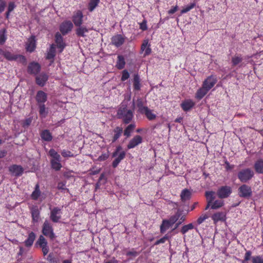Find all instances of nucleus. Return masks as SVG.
Segmentation results:
<instances>
[{
  "label": "nucleus",
  "instance_id": "nucleus-1",
  "mask_svg": "<svg viewBox=\"0 0 263 263\" xmlns=\"http://www.w3.org/2000/svg\"><path fill=\"white\" fill-rule=\"evenodd\" d=\"M117 116L119 119L122 120L124 123L128 124L133 119V112L127 109L126 105H122L118 110Z\"/></svg>",
  "mask_w": 263,
  "mask_h": 263
},
{
  "label": "nucleus",
  "instance_id": "nucleus-2",
  "mask_svg": "<svg viewBox=\"0 0 263 263\" xmlns=\"http://www.w3.org/2000/svg\"><path fill=\"white\" fill-rule=\"evenodd\" d=\"M42 233L45 236L49 237L51 239H53L55 238L52 227L47 220H46L43 223Z\"/></svg>",
  "mask_w": 263,
  "mask_h": 263
},
{
  "label": "nucleus",
  "instance_id": "nucleus-3",
  "mask_svg": "<svg viewBox=\"0 0 263 263\" xmlns=\"http://www.w3.org/2000/svg\"><path fill=\"white\" fill-rule=\"evenodd\" d=\"M253 171L250 168H246L240 171L238 174V177L242 182H247L251 179L254 176Z\"/></svg>",
  "mask_w": 263,
  "mask_h": 263
},
{
  "label": "nucleus",
  "instance_id": "nucleus-4",
  "mask_svg": "<svg viewBox=\"0 0 263 263\" xmlns=\"http://www.w3.org/2000/svg\"><path fill=\"white\" fill-rule=\"evenodd\" d=\"M50 218L53 222H58L61 218V209L59 207H54L53 209L50 208Z\"/></svg>",
  "mask_w": 263,
  "mask_h": 263
},
{
  "label": "nucleus",
  "instance_id": "nucleus-5",
  "mask_svg": "<svg viewBox=\"0 0 263 263\" xmlns=\"http://www.w3.org/2000/svg\"><path fill=\"white\" fill-rule=\"evenodd\" d=\"M230 194V187L227 185L220 187L216 193V195L220 199L227 198Z\"/></svg>",
  "mask_w": 263,
  "mask_h": 263
},
{
  "label": "nucleus",
  "instance_id": "nucleus-6",
  "mask_svg": "<svg viewBox=\"0 0 263 263\" xmlns=\"http://www.w3.org/2000/svg\"><path fill=\"white\" fill-rule=\"evenodd\" d=\"M73 27V24L71 21H66L61 24L60 30L63 35H66L72 30Z\"/></svg>",
  "mask_w": 263,
  "mask_h": 263
},
{
  "label": "nucleus",
  "instance_id": "nucleus-7",
  "mask_svg": "<svg viewBox=\"0 0 263 263\" xmlns=\"http://www.w3.org/2000/svg\"><path fill=\"white\" fill-rule=\"evenodd\" d=\"M238 191L239 196L242 197L248 198L252 195L251 187L246 184L241 185L239 188Z\"/></svg>",
  "mask_w": 263,
  "mask_h": 263
},
{
  "label": "nucleus",
  "instance_id": "nucleus-8",
  "mask_svg": "<svg viewBox=\"0 0 263 263\" xmlns=\"http://www.w3.org/2000/svg\"><path fill=\"white\" fill-rule=\"evenodd\" d=\"M83 14L81 10L75 11L72 16V21L76 26H81L83 23Z\"/></svg>",
  "mask_w": 263,
  "mask_h": 263
},
{
  "label": "nucleus",
  "instance_id": "nucleus-9",
  "mask_svg": "<svg viewBox=\"0 0 263 263\" xmlns=\"http://www.w3.org/2000/svg\"><path fill=\"white\" fill-rule=\"evenodd\" d=\"M206 198L207 205L205 210H208L211 208L212 209V202L216 198V193L214 191H207L205 193Z\"/></svg>",
  "mask_w": 263,
  "mask_h": 263
},
{
  "label": "nucleus",
  "instance_id": "nucleus-10",
  "mask_svg": "<svg viewBox=\"0 0 263 263\" xmlns=\"http://www.w3.org/2000/svg\"><path fill=\"white\" fill-rule=\"evenodd\" d=\"M142 142V138L139 135L135 136L130 140L127 147L128 149H131L135 147Z\"/></svg>",
  "mask_w": 263,
  "mask_h": 263
},
{
  "label": "nucleus",
  "instance_id": "nucleus-11",
  "mask_svg": "<svg viewBox=\"0 0 263 263\" xmlns=\"http://www.w3.org/2000/svg\"><path fill=\"white\" fill-rule=\"evenodd\" d=\"M48 79V75L45 73L42 72L36 77V83L39 86H44Z\"/></svg>",
  "mask_w": 263,
  "mask_h": 263
},
{
  "label": "nucleus",
  "instance_id": "nucleus-12",
  "mask_svg": "<svg viewBox=\"0 0 263 263\" xmlns=\"http://www.w3.org/2000/svg\"><path fill=\"white\" fill-rule=\"evenodd\" d=\"M125 42V38L121 34H117L112 37L111 43L115 46L119 47Z\"/></svg>",
  "mask_w": 263,
  "mask_h": 263
},
{
  "label": "nucleus",
  "instance_id": "nucleus-13",
  "mask_svg": "<svg viewBox=\"0 0 263 263\" xmlns=\"http://www.w3.org/2000/svg\"><path fill=\"white\" fill-rule=\"evenodd\" d=\"M216 82V78L210 76L204 81L203 85L205 87V88L210 90L214 86Z\"/></svg>",
  "mask_w": 263,
  "mask_h": 263
},
{
  "label": "nucleus",
  "instance_id": "nucleus-14",
  "mask_svg": "<svg viewBox=\"0 0 263 263\" xmlns=\"http://www.w3.org/2000/svg\"><path fill=\"white\" fill-rule=\"evenodd\" d=\"M40 70L41 66L37 63H31L28 67V71L31 74H37Z\"/></svg>",
  "mask_w": 263,
  "mask_h": 263
},
{
  "label": "nucleus",
  "instance_id": "nucleus-15",
  "mask_svg": "<svg viewBox=\"0 0 263 263\" xmlns=\"http://www.w3.org/2000/svg\"><path fill=\"white\" fill-rule=\"evenodd\" d=\"M35 100L37 104H44L47 100V94L42 90L38 91L35 97Z\"/></svg>",
  "mask_w": 263,
  "mask_h": 263
},
{
  "label": "nucleus",
  "instance_id": "nucleus-16",
  "mask_svg": "<svg viewBox=\"0 0 263 263\" xmlns=\"http://www.w3.org/2000/svg\"><path fill=\"white\" fill-rule=\"evenodd\" d=\"M55 38L57 47L60 49V51L62 52L65 47V44L63 42V37L61 34L58 32L55 34Z\"/></svg>",
  "mask_w": 263,
  "mask_h": 263
},
{
  "label": "nucleus",
  "instance_id": "nucleus-17",
  "mask_svg": "<svg viewBox=\"0 0 263 263\" xmlns=\"http://www.w3.org/2000/svg\"><path fill=\"white\" fill-rule=\"evenodd\" d=\"M9 171L16 176H21L23 172V168L22 166L17 165H13L9 167Z\"/></svg>",
  "mask_w": 263,
  "mask_h": 263
},
{
  "label": "nucleus",
  "instance_id": "nucleus-18",
  "mask_svg": "<svg viewBox=\"0 0 263 263\" xmlns=\"http://www.w3.org/2000/svg\"><path fill=\"white\" fill-rule=\"evenodd\" d=\"M76 29V34L78 37H85L86 33L88 32L89 29L85 26H78Z\"/></svg>",
  "mask_w": 263,
  "mask_h": 263
},
{
  "label": "nucleus",
  "instance_id": "nucleus-19",
  "mask_svg": "<svg viewBox=\"0 0 263 263\" xmlns=\"http://www.w3.org/2000/svg\"><path fill=\"white\" fill-rule=\"evenodd\" d=\"M4 56L6 59L10 61L16 60L18 58H19L20 60H23L24 61H26V59L24 56L14 55L9 51L5 52L4 53Z\"/></svg>",
  "mask_w": 263,
  "mask_h": 263
},
{
  "label": "nucleus",
  "instance_id": "nucleus-20",
  "mask_svg": "<svg viewBox=\"0 0 263 263\" xmlns=\"http://www.w3.org/2000/svg\"><path fill=\"white\" fill-rule=\"evenodd\" d=\"M48 154L52 158L50 160L51 163H53L54 162H58L61 161L60 155L54 149H50Z\"/></svg>",
  "mask_w": 263,
  "mask_h": 263
},
{
  "label": "nucleus",
  "instance_id": "nucleus-21",
  "mask_svg": "<svg viewBox=\"0 0 263 263\" xmlns=\"http://www.w3.org/2000/svg\"><path fill=\"white\" fill-rule=\"evenodd\" d=\"M35 48V41L34 36H31L26 43V49L28 51L32 52Z\"/></svg>",
  "mask_w": 263,
  "mask_h": 263
},
{
  "label": "nucleus",
  "instance_id": "nucleus-22",
  "mask_svg": "<svg viewBox=\"0 0 263 263\" xmlns=\"http://www.w3.org/2000/svg\"><path fill=\"white\" fill-rule=\"evenodd\" d=\"M254 167L256 173L263 174V159H258L255 162Z\"/></svg>",
  "mask_w": 263,
  "mask_h": 263
},
{
  "label": "nucleus",
  "instance_id": "nucleus-23",
  "mask_svg": "<svg viewBox=\"0 0 263 263\" xmlns=\"http://www.w3.org/2000/svg\"><path fill=\"white\" fill-rule=\"evenodd\" d=\"M31 216L34 222H37L40 216V211L37 206H33L31 209Z\"/></svg>",
  "mask_w": 263,
  "mask_h": 263
},
{
  "label": "nucleus",
  "instance_id": "nucleus-24",
  "mask_svg": "<svg viewBox=\"0 0 263 263\" xmlns=\"http://www.w3.org/2000/svg\"><path fill=\"white\" fill-rule=\"evenodd\" d=\"M114 135L112 139V143L116 141L123 133V128L120 126H117L113 130Z\"/></svg>",
  "mask_w": 263,
  "mask_h": 263
},
{
  "label": "nucleus",
  "instance_id": "nucleus-25",
  "mask_svg": "<svg viewBox=\"0 0 263 263\" xmlns=\"http://www.w3.org/2000/svg\"><path fill=\"white\" fill-rule=\"evenodd\" d=\"M209 91V90L205 88V87L202 84V87L197 90L196 93V98L198 100H201Z\"/></svg>",
  "mask_w": 263,
  "mask_h": 263
},
{
  "label": "nucleus",
  "instance_id": "nucleus-26",
  "mask_svg": "<svg viewBox=\"0 0 263 263\" xmlns=\"http://www.w3.org/2000/svg\"><path fill=\"white\" fill-rule=\"evenodd\" d=\"M195 105V103L191 100H186L181 104V107L185 111L190 110Z\"/></svg>",
  "mask_w": 263,
  "mask_h": 263
},
{
  "label": "nucleus",
  "instance_id": "nucleus-27",
  "mask_svg": "<svg viewBox=\"0 0 263 263\" xmlns=\"http://www.w3.org/2000/svg\"><path fill=\"white\" fill-rule=\"evenodd\" d=\"M35 238V235L34 233L31 232L29 233L28 238L25 241V245L27 247H31Z\"/></svg>",
  "mask_w": 263,
  "mask_h": 263
},
{
  "label": "nucleus",
  "instance_id": "nucleus-28",
  "mask_svg": "<svg viewBox=\"0 0 263 263\" xmlns=\"http://www.w3.org/2000/svg\"><path fill=\"white\" fill-rule=\"evenodd\" d=\"M125 152L124 151L120 153L119 156L112 162V165L114 168H116L118 165L121 161L125 158Z\"/></svg>",
  "mask_w": 263,
  "mask_h": 263
},
{
  "label": "nucleus",
  "instance_id": "nucleus-29",
  "mask_svg": "<svg viewBox=\"0 0 263 263\" xmlns=\"http://www.w3.org/2000/svg\"><path fill=\"white\" fill-rule=\"evenodd\" d=\"M133 85L134 89L139 90L141 87L140 79L138 74H135L133 80Z\"/></svg>",
  "mask_w": 263,
  "mask_h": 263
},
{
  "label": "nucleus",
  "instance_id": "nucleus-30",
  "mask_svg": "<svg viewBox=\"0 0 263 263\" xmlns=\"http://www.w3.org/2000/svg\"><path fill=\"white\" fill-rule=\"evenodd\" d=\"M41 136L42 139L46 141H50L52 139L51 133L48 130H43L41 134Z\"/></svg>",
  "mask_w": 263,
  "mask_h": 263
},
{
  "label": "nucleus",
  "instance_id": "nucleus-31",
  "mask_svg": "<svg viewBox=\"0 0 263 263\" xmlns=\"http://www.w3.org/2000/svg\"><path fill=\"white\" fill-rule=\"evenodd\" d=\"M148 42L147 40H144L141 45V49L142 51H145L144 56L150 54L151 49L149 47H147Z\"/></svg>",
  "mask_w": 263,
  "mask_h": 263
},
{
  "label": "nucleus",
  "instance_id": "nucleus-32",
  "mask_svg": "<svg viewBox=\"0 0 263 263\" xmlns=\"http://www.w3.org/2000/svg\"><path fill=\"white\" fill-rule=\"evenodd\" d=\"M136 126L135 124H130L128 125L126 128L124 130V135L126 137V138H128L130 136L132 132L135 129Z\"/></svg>",
  "mask_w": 263,
  "mask_h": 263
},
{
  "label": "nucleus",
  "instance_id": "nucleus-33",
  "mask_svg": "<svg viewBox=\"0 0 263 263\" xmlns=\"http://www.w3.org/2000/svg\"><path fill=\"white\" fill-rule=\"evenodd\" d=\"M172 225L167 221V220H163L160 226V232L164 233L167 229H168Z\"/></svg>",
  "mask_w": 263,
  "mask_h": 263
},
{
  "label": "nucleus",
  "instance_id": "nucleus-34",
  "mask_svg": "<svg viewBox=\"0 0 263 263\" xmlns=\"http://www.w3.org/2000/svg\"><path fill=\"white\" fill-rule=\"evenodd\" d=\"M41 195V191L40 190V186L37 183L35 185L34 191L31 194V198L33 200H37Z\"/></svg>",
  "mask_w": 263,
  "mask_h": 263
},
{
  "label": "nucleus",
  "instance_id": "nucleus-35",
  "mask_svg": "<svg viewBox=\"0 0 263 263\" xmlns=\"http://www.w3.org/2000/svg\"><path fill=\"white\" fill-rule=\"evenodd\" d=\"M137 106L138 108V111L143 114L145 110L148 108L147 107L144 106L142 100L140 99L137 100Z\"/></svg>",
  "mask_w": 263,
  "mask_h": 263
},
{
  "label": "nucleus",
  "instance_id": "nucleus-36",
  "mask_svg": "<svg viewBox=\"0 0 263 263\" xmlns=\"http://www.w3.org/2000/svg\"><path fill=\"white\" fill-rule=\"evenodd\" d=\"M191 193L187 189H184L180 195L181 199L182 201H184L190 199L191 198Z\"/></svg>",
  "mask_w": 263,
  "mask_h": 263
},
{
  "label": "nucleus",
  "instance_id": "nucleus-37",
  "mask_svg": "<svg viewBox=\"0 0 263 263\" xmlns=\"http://www.w3.org/2000/svg\"><path fill=\"white\" fill-rule=\"evenodd\" d=\"M125 65L124 58L122 55H118L116 67L119 69H123Z\"/></svg>",
  "mask_w": 263,
  "mask_h": 263
},
{
  "label": "nucleus",
  "instance_id": "nucleus-38",
  "mask_svg": "<svg viewBox=\"0 0 263 263\" xmlns=\"http://www.w3.org/2000/svg\"><path fill=\"white\" fill-rule=\"evenodd\" d=\"M39 108V114L40 116L43 117L45 118L47 116L48 114V111L46 110V108L45 107V105L44 104H37Z\"/></svg>",
  "mask_w": 263,
  "mask_h": 263
},
{
  "label": "nucleus",
  "instance_id": "nucleus-39",
  "mask_svg": "<svg viewBox=\"0 0 263 263\" xmlns=\"http://www.w3.org/2000/svg\"><path fill=\"white\" fill-rule=\"evenodd\" d=\"M7 37L6 35V29L0 30V45H3L6 42Z\"/></svg>",
  "mask_w": 263,
  "mask_h": 263
},
{
  "label": "nucleus",
  "instance_id": "nucleus-40",
  "mask_svg": "<svg viewBox=\"0 0 263 263\" xmlns=\"http://www.w3.org/2000/svg\"><path fill=\"white\" fill-rule=\"evenodd\" d=\"M212 204V209H217L223 205V202L221 199L214 200Z\"/></svg>",
  "mask_w": 263,
  "mask_h": 263
},
{
  "label": "nucleus",
  "instance_id": "nucleus-41",
  "mask_svg": "<svg viewBox=\"0 0 263 263\" xmlns=\"http://www.w3.org/2000/svg\"><path fill=\"white\" fill-rule=\"evenodd\" d=\"M224 218V215L222 213L218 212L213 214L212 216V219L215 222L223 219Z\"/></svg>",
  "mask_w": 263,
  "mask_h": 263
},
{
  "label": "nucleus",
  "instance_id": "nucleus-42",
  "mask_svg": "<svg viewBox=\"0 0 263 263\" xmlns=\"http://www.w3.org/2000/svg\"><path fill=\"white\" fill-rule=\"evenodd\" d=\"M181 216V214L179 212L176 213L174 215L171 216L167 221L172 224L176 223Z\"/></svg>",
  "mask_w": 263,
  "mask_h": 263
},
{
  "label": "nucleus",
  "instance_id": "nucleus-43",
  "mask_svg": "<svg viewBox=\"0 0 263 263\" xmlns=\"http://www.w3.org/2000/svg\"><path fill=\"white\" fill-rule=\"evenodd\" d=\"M100 0H90L88 4V10L92 12L98 6Z\"/></svg>",
  "mask_w": 263,
  "mask_h": 263
},
{
  "label": "nucleus",
  "instance_id": "nucleus-44",
  "mask_svg": "<svg viewBox=\"0 0 263 263\" xmlns=\"http://www.w3.org/2000/svg\"><path fill=\"white\" fill-rule=\"evenodd\" d=\"M143 114H145L146 117L149 120H153L155 119L156 117V115L154 114L152 110H150L148 108L145 110Z\"/></svg>",
  "mask_w": 263,
  "mask_h": 263
},
{
  "label": "nucleus",
  "instance_id": "nucleus-45",
  "mask_svg": "<svg viewBox=\"0 0 263 263\" xmlns=\"http://www.w3.org/2000/svg\"><path fill=\"white\" fill-rule=\"evenodd\" d=\"M54 56H55V48H54V45L52 44L51 46L50 50L48 52L46 58L47 59H49V60H53Z\"/></svg>",
  "mask_w": 263,
  "mask_h": 263
},
{
  "label": "nucleus",
  "instance_id": "nucleus-46",
  "mask_svg": "<svg viewBox=\"0 0 263 263\" xmlns=\"http://www.w3.org/2000/svg\"><path fill=\"white\" fill-rule=\"evenodd\" d=\"M194 228V226L192 223H189L188 224L185 225L182 227L181 232L184 234H185L189 230H192Z\"/></svg>",
  "mask_w": 263,
  "mask_h": 263
},
{
  "label": "nucleus",
  "instance_id": "nucleus-47",
  "mask_svg": "<svg viewBox=\"0 0 263 263\" xmlns=\"http://www.w3.org/2000/svg\"><path fill=\"white\" fill-rule=\"evenodd\" d=\"M195 6V4L194 3H191L188 6H186L185 7L183 8L182 10L181 11V13L183 14L189 11H190L192 9H193Z\"/></svg>",
  "mask_w": 263,
  "mask_h": 263
},
{
  "label": "nucleus",
  "instance_id": "nucleus-48",
  "mask_svg": "<svg viewBox=\"0 0 263 263\" xmlns=\"http://www.w3.org/2000/svg\"><path fill=\"white\" fill-rule=\"evenodd\" d=\"M37 243H38L41 247L47 245V241L42 235H41L39 237V238L37 241Z\"/></svg>",
  "mask_w": 263,
  "mask_h": 263
},
{
  "label": "nucleus",
  "instance_id": "nucleus-49",
  "mask_svg": "<svg viewBox=\"0 0 263 263\" xmlns=\"http://www.w3.org/2000/svg\"><path fill=\"white\" fill-rule=\"evenodd\" d=\"M16 6L15 5L14 2H10L8 4V11L6 13L7 17H8L9 13L12 11L15 8Z\"/></svg>",
  "mask_w": 263,
  "mask_h": 263
},
{
  "label": "nucleus",
  "instance_id": "nucleus-50",
  "mask_svg": "<svg viewBox=\"0 0 263 263\" xmlns=\"http://www.w3.org/2000/svg\"><path fill=\"white\" fill-rule=\"evenodd\" d=\"M51 166L53 169L57 171H59L62 167V164L60 162H54L53 163H51Z\"/></svg>",
  "mask_w": 263,
  "mask_h": 263
},
{
  "label": "nucleus",
  "instance_id": "nucleus-51",
  "mask_svg": "<svg viewBox=\"0 0 263 263\" xmlns=\"http://www.w3.org/2000/svg\"><path fill=\"white\" fill-rule=\"evenodd\" d=\"M61 155L64 157H73L74 155L71 152L67 150H63L61 152Z\"/></svg>",
  "mask_w": 263,
  "mask_h": 263
},
{
  "label": "nucleus",
  "instance_id": "nucleus-52",
  "mask_svg": "<svg viewBox=\"0 0 263 263\" xmlns=\"http://www.w3.org/2000/svg\"><path fill=\"white\" fill-rule=\"evenodd\" d=\"M47 259L50 262V263H58V260L57 258H55L53 254L50 253L48 256Z\"/></svg>",
  "mask_w": 263,
  "mask_h": 263
},
{
  "label": "nucleus",
  "instance_id": "nucleus-53",
  "mask_svg": "<svg viewBox=\"0 0 263 263\" xmlns=\"http://www.w3.org/2000/svg\"><path fill=\"white\" fill-rule=\"evenodd\" d=\"M252 260V263H263V259L260 256L253 257Z\"/></svg>",
  "mask_w": 263,
  "mask_h": 263
},
{
  "label": "nucleus",
  "instance_id": "nucleus-54",
  "mask_svg": "<svg viewBox=\"0 0 263 263\" xmlns=\"http://www.w3.org/2000/svg\"><path fill=\"white\" fill-rule=\"evenodd\" d=\"M129 77V74L127 70H124L122 72V75L121 77V80L122 81H124L126 80H127Z\"/></svg>",
  "mask_w": 263,
  "mask_h": 263
},
{
  "label": "nucleus",
  "instance_id": "nucleus-55",
  "mask_svg": "<svg viewBox=\"0 0 263 263\" xmlns=\"http://www.w3.org/2000/svg\"><path fill=\"white\" fill-rule=\"evenodd\" d=\"M242 61V58L239 57H234L232 59V63L234 65H237Z\"/></svg>",
  "mask_w": 263,
  "mask_h": 263
},
{
  "label": "nucleus",
  "instance_id": "nucleus-56",
  "mask_svg": "<svg viewBox=\"0 0 263 263\" xmlns=\"http://www.w3.org/2000/svg\"><path fill=\"white\" fill-rule=\"evenodd\" d=\"M65 184H66L65 182H62V181L60 182L58 184L57 188L60 190H66L68 191V190L65 187Z\"/></svg>",
  "mask_w": 263,
  "mask_h": 263
},
{
  "label": "nucleus",
  "instance_id": "nucleus-57",
  "mask_svg": "<svg viewBox=\"0 0 263 263\" xmlns=\"http://www.w3.org/2000/svg\"><path fill=\"white\" fill-rule=\"evenodd\" d=\"M209 217L207 215L205 214L203 216H201L197 219V223L198 224H200L202 223L205 219H206Z\"/></svg>",
  "mask_w": 263,
  "mask_h": 263
},
{
  "label": "nucleus",
  "instance_id": "nucleus-58",
  "mask_svg": "<svg viewBox=\"0 0 263 263\" xmlns=\"http://www.w3.org/2000/svg\"><path fill=\"white\" fill-rule=\"evenodd\" d=\"M251 255V252L249 251H247L245 254V259L242 261V263H245L246 261L250 259Z\"/></svg>",
  "mask_w": 263,
  "mask_h": 263
},
{
  "label": "nucleus",
  "instance_id": "nucleus-59",
  "mask_svg": "<svg viewBox=\"0 0 263 263\" xmlns=\"http://www.w3.org/2000/svg\"><path fill=\"white\" fill-rule=\"evenodd\" d=\"M185 219V218L184 216H181V217L180 218L179 221L178 222H177L175 224V228L172 230V231H174V230H175L176 229H177L179 226L182 222H183Z\"/></svg>",
  "mask_w": 263,
  "mask_h": 263
},
{
  "label": "nucleus",
  "instance_id": "nucleus-60",
  "mask_svg": "<svg viewBox=\"0 0 263 263\" xmlns=\"http://www.w3.org/2000/svg\"><path fill=\"white\" fill-rule=\"evenodd\" d=\"M32 122V119L28 118L25 120L23 122V127H26L29 126Z\"/></svg>",
  "mask_w": 263,
  "mask_h": 263
},
{
  "label": "nucleus",
  "instance_id": "nucleus-61",
  "mask_svg": "<svg viewBox=\"0 0 263 263\" xmlns=\"http://www.w3.org/2000/svg\"><path fill=\"white\" fill-rule=\"evenodd\" d=\"M108 154H103L98 157V160L100 161H104V160H106L108 158Z\"/></svg>",
  "mask_w": 263,
  "mask_h": 263
},
{
  "label": "nucleus",
  "instance_id": "nucleus-62",
  "mask_svg": "<svg viewBox=\"0 0 263 263\" xmlns=\"http://www.w3.org/2000/svg\"><path fill=\"white\" fill-rule=\"evenodd\" d=\"M140 28L142 30H146L147 29L146 25V21L144 20L140 24Z\"/></svg>",
  "mask_w": 263,
  "mask_h": 263
},
{
  "label": "nucleus",
  "instance_id": "nucleus-63",
  "mask_svg": "<svg viewBox=\"0 0 263 263\" xmlns=\"http://www.w3.org/2000/svg\"><path fill=\"white\" fill-rule=\"evenodd\" d=\"M122 147L121 146H118L117 147L116 151L112 153V157H115L117 156L119 152L122 149Z\"/></svg>",
  "mask_w": 263,
  "mask_h": 263
},
{
  "label": "nucleus",
  "instance_id": "nucleus-64",
  "mask_svg": "<svg viewBox=\"0 0 263 263\" xmlns=\"http://www.w3.org/2000/svg\"><path fill=\"white\" fill-rule=\"evenodd\" d=\"M6 6V3L3 0H0V13L4 11Z\"/></svg>",
  "mask_w": 263,
  "mask_h": 263
}]
</instances>
